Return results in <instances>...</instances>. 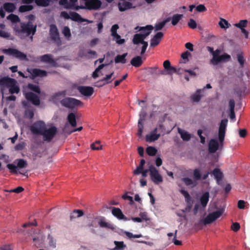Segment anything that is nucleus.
<instances>
[{
	"instance_id": "obj_6",
	"label": "nucleus",
	"mask_w": 250,
	"mask_h": 250,
	"mask_svg": "<svg viewBox=\"0 0 250 250\" xmlns=\"http://www.w3.org/2000/svg\"><path fill=\"white\" fill-rule=\"evenodd\" d=\"M228 122V119H224L221 120L219 125L218 130V140L221 147H222L223 146V142L225 137Z\"/></svg>"
},
{
	"instance_id": "obj_12",
	"label": "nucleus",
	"mask_w": 250,
	"mask_h": 250,
	"mask_svg": "<svg viewBox=\"0 0 250 250\" xmlns=\"http://www.w3.org/2000/svg\"><path fill=\"white\" fill-rule=\"evenodd\" d=\"M102 5L100 0H90L85 2V7L88 10H97L99 9Z\"/></svg>"
},
{
	"instance_id": "obj_5",
	"label": "nucleus",
	"mask_w": 250,
	"mask_h": 250,
	"mask_svg": "<svg viewBox=\"0 0 250 250\" xmlns=\"http://www.w3.org/2000/svg\"><path fill=\"white\" fill-rule=\"evenodd\" d=\"M57 132V128L55 126H51L48 128H47L46 126L41 135L42 136L44 141L50 142L56 136Z\"/></svg>"
},
{
	"instance_id": "obj_59",
	"label": "nucleus",
	"mask_w": 250,
	"mask_h": 250,
	"mask_svg": "<svg viewBox=\"0 0 250 250\" xmlns=\"http://www.w3.org/2000/svg\"><path fill=\"white\" fill-rule=\"evenodd\" d=\"M59 3L60 5H63L66 9L72 8L73 7V4H70L68 2L67 0H60Z\"/></svg>"
},
{
	"instance_id": "obj_53",
	"label": "nucleus",
	"mask_w": 250,
	"mask_h": 250,
	"mask_svg": "<svg viewBox=\"0 0 250 250\" xmlns=\"http://www.w3.org/2000/svg\"><path fill=\"white\" fill-rule=\"evenodd\" d=\"M7 18L13 23L19 22L20 21L19 17L17 15L13 14H10Z\"/></svg>"
},
{
	"instance_id": "obj_39",
	"label": "nucleus",
	"mask_w": 250,
	"mask_h": 250,
	"mask_svg": "<svg viewBox=\"0 0 250 250\" xmlns=\"http://www.w3.org/2000/svg\"><path fill=\"white\" fill-rule=\"evenodd\" d=\"M183 17V14H176L173 15L171 18V24L175 26Z\"/></svg>"
},
{
	"instance_id": "obj_18",
	"label": "nucleus",
	"mask_w": 250,
	"mask_h": 250,
	"mask_svg": "<svg viewBox=\"0 0 250 250\" xmlns=\"http://www.w3.org/2000/svg\"><path fill=\"white\" fill-rule=\"evenodd\" d=\"M163 37L164 34L163 32H157L150 40V46L155 47L158 45Z\"/></svg>"
},
{
	"instance_id": "obj_35",
	"label": "nucleus",
	"mask_w": 250,
	"mask_h": 250,
	"mask_svg": "<svg viewBox=\"0 0 250 250\" xmlns=\"http://www.w3.org/2000/svg\"><path fill=\"white\" fill-rule=\"evenodd\" d=\"M127 56V53H124L122 55H118L115 58L114 61L116 63H125L126 62V57Z\"/></svg>"
},
{
	"instance_id": "obj_64",
	"label": "nucleus",
	"mask_w": 250,
	"mask_h": 250,
	"mask_svg": "<svg viewBox=\"0 0 250 250\" xmlns=\"http://www.w3.org/2000/svg\"><path fill=\"white\" fill-rule=\"evenodd\" d=\"M10 36V34L7 32L0 30V37L5 38L8 39Z\"/></svg>"
},
{
	"instance_id": "obj_28",
	"label": "nucleus",
	"mask_w": 250,
	"mask_h": 250,
	"mask_svg": "<svg viewBox=\"0 0 250 250\" xmlns=\"http://www.w3.org/2000/svg\"><path fill=\"white\" fill-rule=\"evenodd\" d=\"M70 19H71L73 21H79V22H83L86 21V20L83 18L77 13L75 12H70Z\"/></svg>"
},
{
	"instance_id": "obj_46",
	"label": "nucleus",
	"mask_w": 250,
	"mask_h": 250,
	"mask_svg": "<svg viewBox=\"0 0 250 250\" xmlns=\"http://www.w3.org/2000/svg\"><path fill=\"white\" fill-rule=\"evenodd\" d=\"M17 161L18 163L17 167L18 168L21 169L27 167L28 164L26 160H24V159H17Z\"/></svg>"
},
{
	"instance_id": "obj_41",
	"label": "nucleus",
	"mask_w": 250,
	"mask_h": 250,
	"mask_svg": "<svg viewBox=\"0 0 250 250\" xmlns=\"http://www.w3.org/2000/svg\"><path fill=\"white\" fill-rule=\"evenodd\" d=\"M35 2L38 6L47 7L49 6L50 0H35Z\"/></svg>"
},
{
	"instance_id": "obj_1",
	"label": "nucleus",
	"mask_w": 250,
	"mask_h": 250,
	"mask_svg": "<svg viewBox=\"0 0 250 250\" xmlns=\"http://www.w3.org/2000/svg\"><path fill=\"white\" fill-rule=\"evenodd\" d=\"M0 86L1 89L8 88L9 93L12 95L18 94L20 92V88L17 81L8 76L0 78Z\"/></svg>"
},
{
	"instance_id": "obj_63",
	"label": "nucleus",
	"mask_w": 250,
	"mask_h": 250,
	"mask_svg": "<svg viewBox=\"0 0 250 250\" xmlns=\"http://www.w3.org/2000/svg\"><path fill=\"white\" fill-rule=\"evenodd\" d=\"M48 239L49 240L48 243L49 245L53 248H55L56 247V241L54 240L53 238L50 235L48 236Z\"/></svg>"
},
{
	"instance_id": "obj_31",
	"label": "nucleus",
	"mask_w": 250,
	"mask_h": 250,
	"mask_svg": "<svg viewBox=\"0 0 250 250\" xmlns=\"http://www.w3.org/2000/svg\"><path fill=\"white\" fill-rule=\"evenodd\" d=\"M209 194L208 192H204L200 198V202L203 208H205L209 200Z\"/></svg>"
},
{
	"instance_id": "obj_33",
	"label": "nucleus",
	"mask_w": 250,
	"mask_h": 250,
	"mask_svg": "<svg viewBox=\"0 0 250 250\" xmlns=\"http://www.w3.org/2000/svg\"><path fill=\"white\" fill-rule=\"evenodd\" d=\"M3 7L6 12L9 13L13 12L16 8L15 4L12 2H5Z\"/></svg>"
},
{
	"instance_id": "obj_22",
	"label": "nucleus",
	"mask_w": 250,
	"mask_h": 250,
	"mask_svg": "<svg viewBox=\"0 0 250 250\" xmlns=\"http://www.w3.org/2000/svg\"><path fill=\"white\" fill-rule=\"evenodd\" d=\"M79 56L81 58H86L87 59H92L96 58L97 53L95 51L89 50L87 53L84 51H80L79 53Z\"/></svg>"
},
{
	"instance_id": "obj_21",
	"label": "nucleus",
	"mask_w": 250,
	"mask_h": 250,
	"mask_svg": "<svg viewBox=\"0 0 250 250\" xmlns=\"http://www.w3.org/2000/svg\"><path fill=\"white\" fill-rule=\"evenodd\" d=\"M219 144L214 139H211L208 143V151L210 153H215L219 148Z\"/></svg>"
},
{
	"instance_id": "obj_26",
	"label": "nucleus",
	"mask_w": 250,
	"mask_h": 250,
	"mask_svg": "<svg viewBox=\"0 0 250 250\" xmlns=\"http://www.w3.org/2000/svg\"><path fill=\"white\" fill-rule=\"evenodd\" d=\"M119 9L120 11H125L132 7V4L130 2L124 1L118 3Z\"/></svg>"
},
{
	"instance_id": "obj_48",
	"label": "nucleus",
	"mask_w": 250,
	"mask_h": 250,
	"mask_svg": "<svg viewBox=\"0 0 250 250\" xmlns=\"http://www.w3.org/2000/svg\"><path fill=\"white\" fill-rule=\"evenodd\" d=\"M237 61L241 68H243L244 66L245 59L242 53H238L237 54Z\"/></svg>"
},
{
	"instance_id": "obj_47",
	"label": "nucleus",
	"mask_w": 250,
	"mask_h": 250,
	"mask_svg": "<svg viewBox=\"0 0 250 250\" xmlns=\"http://www.w3.org/2000/svg\"><path fill=\"white\" fill-rule=\"evenodd\" d=\"M28 87L31 90H32L38 94H40V93H41L40 88L37 85L34 84L32 83H29L28 84Z\"/></svg>"
},
{
	"instance_id": "obj_3",
	"label": "nucleus",
	"mask_w": 250,
	"mask_h": 250,
	"mask_svg": "<svg viewBox=\"0 0 250 250\" xmlns=\"http://www.w3.org/2000/svg\"><path fill=\"white\" fill-rule=\"evenodd\" d=\"M61 105L66 108L73 109L83 104V103L75 98L65 97L60 101Z\"/></svg>"
},
{
	"instance_id": "obj_9",
	"label": "nucleus",
	"mask_w": 250,
	"mask_h": 250,
	"mask_svg": "<svg viewBox=\"0 0 250 250\" xmlns=\"http://www.w3.org/2000/svg\"><path fill=\"white\" fill-rule=\"evenodd\" d=\"M224 212L223 209H220L218 210L209 213L208 216L203 220V223L205 225L209 224L214 221L216 219L221 216Z\"/></svg>"
},
{
	"instance_id": "obj_60",
	"label": "nucleus",
	"mask_w": 250,
	"mask_h": 250,
	"mask_svg": "<svg viewBox=\"0 0 250 250\" xmlns=\"http://www.w3.org/2000/svg\"><path fill=\"white\" fill-rule=\"evenodd\" d=\"M188 26L191 29H195L197 27V23L195 20L192 19H190L188 23Z\"/></svg>"
},
{
	"instance_id": "obj_2",
	"label": "nucleus",
	"mask_w": 250,
	"mask_h": 250,
	"mask_svg": "<svg viewBox=\"0 0 250 250\" xmlns=\"http://www.w3.org/2000/svg\"><path fill=\"white\" fill-rule=\"evenodd\" d=\"M37 26H33L32 22L28 21L27 23H22L21 25V29L16 30V35L20 37L21 39L24 37L22 34H26L25 37H28L31 35L33 36L36 32ZM31 40L33 37H31Z\"/></svg>"
},
{
	"instance_id": "obj_58",
	"label": "nucleus",
	"mask_w": 250,
	"mask_h": 250,
	"mask_svg": "<svg viewBox=\"0 0 250 250\" xmlns=\"http://www.w3.org/2000/svg\"><path fill=\"white\" fill-rule=\"evenodd\" d=\"M102 145L100 144V142L98 141L91 145V148L93 150H100L102 149Z\"/></svg>"
},
{
	"instance_id": "obj_20",
	"label": "nucleus",
	"mask_w": 250,
	"mask_h": 250,
	"mask_svg": "<svg viewBox=\"0 0 250 250\" xmlns=\"http://www.w3.org/2000/svg\"><path fill=\"white\" fill-rule=\"evenodd\" d=\"M28 72L31 74L33 78L37 77H43L47 76V72L45 70L38 68L31 69Z\"/></svg>"
},
{
	"instance_id": "obj_19",
	"label": "nucleus",
	"mask_w": 250,
	"mask_h": 250,
	"mask_svg": "<svg viewBox=\"0 0 250 250\" xmlns=\"http://www.w3.org/2000/svg\"><path fill=\"white\" fill-rule=\"evenodd\" d=\"M146 116V113L145 111H142L140 114V119L138 121V130L137 135L141 137L142 135V133L143 131V121L145 120V117Z\"/></svg>"
},
{
	"instance_id": "obj_42",
	"label": "nucleus",
	"mask_w": 250,
	"mask_h": 250,
	"mask_svg": "<svg viewBox=\"0 0 250 250\" xmlns=\"http://www.w3.org/2000/svg\"><path fill=\"white\" fill-rule=\"evenodd\" d=\"M201 91L202 90L201 89H198L195 94L191 96V99L192 101L194 102H198L200 101L202 97L201 95Z\"/></svg>"
},
{
	"instance_id": "obj_24",
	"label": "nucleus",
	"mask_w": 250,
	"mask_h": 250,
	"mask_svg": "<svg viewBox=\"0 0 250 250\" xmlns=\"http://www.w3.org/2000/svg\"><path fill=\"white\" fill-rule=\"evenodd\" d=\"M98 225L103 228H107L113 229H114L113 225L110 223L106 222V219L104 217H101L99 219Z\"/></svg>"
},
{
	"instance_id": "obj_23",
	"label": "nucleus",
	"mask_w": 250,
	"mask_h": 250,
	"mask_svg": "<svg viewBox=\"0 0 250 250\" xmlns=\"http://www.w3.org/2000/svg\"><path fill=\"white\" fill-rule=\"evenodd\" d=\"M112 214L120 220H127V218L124 215L119 208L113 207L112 209Z\"/></svg>"
},
{
	"instance_id": "obj_56",
	"label": "nucleus",
	"mask_w": 250,
	"mask_h": 250,
	"mask_svg": "<svg viewBox=\"0 0 250 250\" xmlns=\"http://www.w3.org/2000/svg\"><path fill=\"white\" fill-rule=\"evenodd\" d=\"M114 74V72H112L109 74L106 75L105 76L103 79L105 83L107 84L110 83L115 78H112L113 75Z\"/></svg>"
},
{
	"instance_id": "obj_62",
	"label": "nucleus",
	"mask_w": 250,
	"mask_h": 250,
	"mask_svg": "<svg viewBox=\"0 0 250 250\" xmlns=\"http://www.w3.org/2000/svg\"><path fill=\"white\" fill-rule=\"evenodd\" d=\"M190 55V53L188 51H187L184 53H182L181 55V58L185 60V61L184 62V63H186L188 61V57Z\"/></svg>"
},
{
	"instance_id": "obj_34",
	"label": "nucleus",
	"mask_w": 250,
	"mask_h": 250,
	"mask_svg": "<svg viewBox=\"0 0 250 250\" xmlns=\"http://www.w3.org/2000/svg\"><path fill=\"white\" fill-rule=\"evenodd\" d=\"M41 61L42 62L54 64L55 63V60L52 58L51 54H45L41 57Z\"/></svg>"
},
{
	"instance_id": "obj_8",
	"label": "nucleus",
	"mask_w": 250,
	"mask_h": 250,
	"mask_svg": "<svg viewBox=\"0 0 250 250\" xmlns=\"http://www.w3.org/2000/svg\"><path fill=\"white\" fill-rule=\"evenodd\" d=\"M45 127H46V125L43 121H38L30 126V129L33 135H41Z\"/></svg>"
},
{
	"instance_id": "obj_50",
	"label": "nucleus",
	"mask_w": 250,
	"mask_h": 250,
	"mask_svg": "<svg viewBox=\"0 0 250 250\" xmlns=\"http://www.w3.org/2000/svg\"><path fill=\"white\" fill-rule=\"evenodd\" d=\"M180 192L185 197L187 203H188L190 201L191 197L188 192L184 189H181Z\"/></svg>"
},
{
	"instance_id": "obj_51",
	"label": "nucleus",
	"mask_w": 250,
	"mask_h": 250,
	"mask_svg": "<svg viewBox=\"0 0 250 250\" xmlns=\"http://www.w3.org/2000/svg\"><path fill=\"white\" fill-rule=\"evenodd\" d=\"M182 180L187 186H189L192 185H193V186H195L196 185V183H194V181L189 178L184 177L182 178Z\"/></svg>"
},
{
	"instance_id": "obj_54",
	"label": "nucleus",
	"mask_w": 250,
	"mask_h": 250,
	"mask_svg": "<svg viewBox=\"0 0 250 250\" xmlns=\"http://www.w3.org/2000/svg\"><path fill=\"white\" fill-rule=\"evenodd\" d=\"M6 167L10 170V172L12 173L17 174V167L13 164H8L7 165Z\"/></svg>"
},
{
	"instance_id": "obj_37",
	"label": "nucleus",
	"mask_w": 250,
	"mask_h": 250,
	"mask_svg": "<svg viewBox=\"0 0 250 250\" xmlns=\"http://www.w3.org/2000/svg\"><path fill=\"white\" fill-rule=\"evenodd\" d=\"M67 120L72 126L75 127L76 126V116L74 113H69L67 116Z\"/></svg>"
},
{
	"instance_id": "obj_61",
	"label": "nucleus",
	"mask_w": 250,
	"mask_h": 250,
	"mask_svg": "<svg viewBox=\"0 0 250 250\" xmlns=\"http://www.w3.org/2000/svg\"><path fill=\"white\" fill-rule=\"evenodd\" d=\"M165 26L164 23L163 21H161L155 24V31H159L163 29V28Z\"/></svg>"
},
{
	"instance_id": "obj_40",
	"label": "nucleus",
	"mask_w": 250,
	"mask_h": 250,
	"mask_svg": "<svg viewBox=\"0 0 250 250\" xmlns=\"http://www.w3.org/2000/svg\"><path fill=\"white\" fill-rule=\"evenodd\" d=\"M83 215V210L80 209H75L71 214L70 216V220H72L74 218L80 217Z\"/></svg>"
},
{
	"instance_id": "obj_52",
	"label": "nucleus",
	"mask_w": 250,
	"mask_h": 250,
	"mask_svg": "<svg viewBox=\"0 0 250 250\" xmlns=\"http://www.w3.org/2000/svg\"><path fill=\"white\" fill-rule=\"evenodd\" d=\"M62 34L64 37L68 40H69L71 37V32L68 26H64L62 31Z\"/></svg>"
},
{
	"instance_id": "obj_16",
	"label": "nucleus",
	"mask_w": 250,
	"mask_h": 250,
	"mask_svg": "<svg viewBox=\"0 0 250 250\" xmlns=\"http://www.w3.org/2000/svg\"><path fill=\"white\" fill-rule=\"evenodd\" d=\"M77 89L81 94L87 97L91 96L94 93L93 88L90 86H79Z\"/></svg>"
},
{
	"instance_id": "obj_30",
	"label": "nucleus",
	"mask_w": 250,
	"mask_h": 250,
	"mask_svg": "<svg viewBox=\"0 0 250 250\" xmlns=\"http://www.w3.org/2000/svg\"><path fill=\"white\" fill-rule=\"evenodd\" d=\"M216 179L217 182L221 181L223 177V173L221 171L220 169L218 168H214L211 172Z\"/></svg>"
},
{
	"instance_id": "obj_10",
	"label": "nucleus",
	"mask_w": 250,
	"mask_h": 250,
	"mask_svg": "<svg viewBox=\"0 0 250 250\" xmlns=\"http://www.w3.org/2000/svg\"><path fill=\"white\" fill-rule=\"evenodd\" d=\"M50 35L51 40L55 42L57 45H61V40L59 36L58 29L55 24H51L50 26Z\"/></svg>"
},
{
	"instance_id": "obj_7",
	"label": "nucleus",
	"mask_w": 250,
	"mask_h": 250,
	"mask_svg": "<svg viewBox=\"0 0 250 250\" xmlns=\"http://www.w3.org/2000/svg\"><path fill=\"white\" fill-rule=\"evenodd\" d=\"M148 167L150 178L153 182L157 185L162 183L163 181V177L156 168L152 165H150Z\"/></svg>"
},
{
	"instance_id": "obj_43",
	"label": "nucleus",
	"mask_w": 250,
	"mask_h": 250,
	"mask_svg": "<svg viewBox=\"0 0 250 250\" xmlns=\"http://www.w3.org/2000/svg\"><path fill=\"white\" fill-rule=\"evenodd\" d=\"M34 8L32 5H23L20 6L19 10L21 13H24L27 11H30Z\"/></svg>"
},
{
	"instance_id": "obj_44",
	"label": "nucleus",
	"mask_w": 250,
	"mask_h": 250,
	"mask_svg": "<svg viewBox=\"0 0 250 250\" xmlns=\"http://www.w3.org/2000/svg\"><path fill=\"white\" fill-rule=\"evenodd\" d=\"M114 243L115 245V247L113 250H123L126 247V245L123 241H115Z\"/></svg>"
},
{
	"instance_id": "obj_15",
	"label": "nucleus",
	"mask_w": 250,
	"mask_h": 250,
	"mask_svg": "<svg viewBox=\"0 0 250 250\" xmlns=\"http://www.w3.org/2000/svg\"><path fill=\"white\" fill-rule=\"evenodd\" d=\"M25 98L30 101L35 105H39L40 104V100L39 96L33 92H29L25 94Z\"/></svg>"
},
{
	"instance_id": "obj_29",
	"label": "nucleus",
	"mask_w": 250,
	"mask_h": 250,
	"mask_svg": "<svg viewBox=\"0 0 250 250\" xmlns=\"http://www.w3.org/2000/svg\"><path fill=\"white\" fill-rule=\"evenodd\" d=\"M160 133H153L150 132L149 134L146 135V140L147 142H153L157 140L160 137Z\"/></svg>"
},
{
	"instance_id": "obj_27",
	"label": "nucleus",
	"mask_w": 250,
	"mask_h": 250,
	"mask_svg": "<svg viewBox=\"0 0 250 250\" xmlns=\"http://www.w3.org/2000/svg\"><path fill=\"white\" fill-rule=\"evenodd\" d=\"M143 62L142 57L139 56L133 58L130 61L131 64L135 67H140L143 64Z\"/></svg>"
},
{
	"instance_id": "obj_17",
	"label": "nucleus",
	"mask_w": 250,
	"mask_h": 250,
	"mask_svg": "<svg viewBox=\"0 0 250 250\" xmlns=\"http://www.w3.org/2000/svg\"><path fill=\"white\" fill-rule=\"evenodd\" d=\"M138 29H139L138 31L143 32L142 33L140 34H142V36L145 40L150 34L151 31L153 29V27L151 25H148L143 27L137 26L135 29L137 30Z\"/></svg>"
},
{
	"instance_id": "obj_14",
	"label": "nucleus",
	"mask_w": 250,
	"mask_h": 250,
	"mask_svg": "<svg viewBox=\"0 0 250 250\" xmlns=\"http://www.w3.org/2000/svg\"><path fill=\"white\" fill-rule=\"evenodd\" d=\"M163 66L165 69L167 71V74L168 75H172L173 73H178L181 70L180 68L177 69L176 68L171 66L170 62L169 60L165 61L163 63Z\"/></svg>"
},
{
	"instance_id": "obj_32",
	"label": "nucleus",
	"mask_w": 250,
	"mask_h": 250,
	"mask_svg": "<svg viewBox=\"0 0 250 250\" xmlns=\"http://www.w3.org/2000/svg\"><path fill=\"white\" fill-rule=\"evenodd\" d=\"M146 42V41H144V39H143V37L142 36V34L138 33L135 34L133 36V38L132 39V42L134 44H138L139 43L143 44L144 42Z\"/></svg>"
},
{
	"instance_id": "obj_49",
	"label": "nucleus",
	"mask_w": 250,
	"mask_h": 250,
	"mask_svg": "<svg viewBox=\"0 0 250 250\" xmlns=\"http://www.w3.org/2000/svg\"><path fill=\"white\" fill-rule=\"evenodd\" d=\"M157 149L153 146H148L146 149L147 154L149 156H155L157 153Z\"/></svg>"
},
{
	"instance_id": "obj_13",
	"label": "nucleus",
	"mask_w": 250,
	"mask_h": 250,
	"mask_svg": "<svg viewBox=\"0 0 250 250\" xmlns=\"http://www.w3.org/2000/svg\"><path fill=\"white\" fill-rule=\"evenodd\" d=\"M248 21L247 20H240L239 22L234 24V26L241 30V32L244 35L245 38L248 39L249 37V32L245 28L248 25Z\"/></svg>"
},
{
	"instance_id": "obj_55",
	"label": "nucleus",
	"mask_w": 250,
	"mask_h": 250,
	"mask_svg": "<svg viewBox=\"0 0 250 250\" xmlns=\"http://www.w3.org/2000/svg\"><path fill=\"white\" fill-rule=\"evenodd\" d=\"M219 25L222 28H228L229 27V24L227 21L221 18L220 21L219 22Z\"/></svg>"
},
{
	"instance_id": "obj_45",
	"label": "nucleus",
	"mask_w": 250,
	"mask_h": 250,
	"mask_svg": "<svg viewBox=\"0 0 250 250\" xmlns=\"http://www.w3.org/2000/svg\"><path fill=\"white\" fill-rule=\"evenodd\" d=\"M193 176L194 181H198L201 180L202 176L201 170L199 168H195L193 170Z\"/></svg>"
},
{
	"instance_id": "obj_4",
	"label": "nucleus",
	"mask_w": 250,
	"mask_h": 250,
	"mask_svg": "<svg viewBox=\"0 0 250 250\" xmlns=\"http://www.w3.org/2000/svg\"><path fill=\"white\" fill-rule=\"evenodd\" d=\"M2 52L12 56L14 58H15L20 61H28L27 55L17 49L11 48L3 49L2 50Z\"/></svg>"
},
{
	"instance_id": "obj_11",
	"label": "nucleus",
	"mask_w": 250,
	"mask_h": 250,
	"mask_svg": "<svg viewBox=\"0 0 250 250\" xmlns=\"http://www.w3.org/2000/svg\"><path fill=\"white\" fill-rule=\"evenodd\" d=\"M230 59V56L227 53L221 55H213V57L210 60V63L215 65L220 62H229Z\"/></svg>"
},
{
	"instance_id": "obj_36",
	"label": "nucleus",
	"mask_w": 250,
	"mask_h": 250,
	"mask_svg": "<svg viewBox=\"0 0 250 250\" xmlns=\"http://www.w3.org/2000/svg\"><path fill=\"white\" fill-rule=\"evenodd\" d=\"M178 132L181 135V138L186 141H189L191 138V135L188 132L178 128Z\"/></svg>"
},
{
	"instance_id": "obj_25",
	"label": "nucleus",
	"mask_w": 250,
	"mask_h": 250,
	"mask_svg": "<svg viewBox=\"0 0 250 250\" xmlns=\"http://www.w3.org/2000/svg\"><path fill=\"white\" fill-rule=\"evenodd\" d=\"M66 95V91L63 90L55 93L51 97V100L54 103H57L58 102L61 101V97H65Z\"/></svg>"
},
{
	"instance_id": "obj_38",
	"label": "nucleus",
	"mask_w": 250,
	"mask_h": 250,
	"mask_svg": "<svg viewBox=\"0 0 250 250\" xmlns=\"http://www.w3.org/2000/svg\"><path fill=\"white\" fill-rule=\"evenodd\" d=\"M146 163L144 159H142L140 161L139 165L137 167L136 169L133 171L134 175H139L141 174V170L144 169V166Z\"/></svg>"
},
{
	"instance_id": "obj_57",
	"label": "nucleus",
	"mask_w": 250,
	"mask_h": 250,
	"mask_svg": "<svg viewBox=\"0 0 250 250\" xmlns=\"http://www.w3.org/2000/svg\"><path fill=\"white\" fill-rule=\"evenodd\" d=\"M113 37V39L115 40L119 44H122L125 42V40L124 39H121L120 35L116 34L112 36Z\"/></svg>"
}]
</instances>
